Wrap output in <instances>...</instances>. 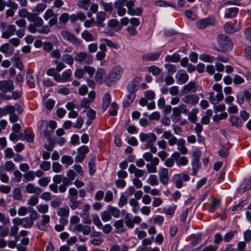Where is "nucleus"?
Instances as JSON below:
<instances>
[{
    "instance_id": "nucleus-49",
    "label": "nucleus",
    "mask_w": 251,
    "mask_h": 251,
    "mask_svg": "<svg viewBox=\"0 0 251 251\" xmlns=\"http://www.w3.org/2000/svg\"><path fill=\"white\" fill-rule=\"evenodd\" d=\"M238 12V8L232 7L228 8V12L225 13V17L226 18L234 17Z\"/></svg>"
},
{
    "instance_id": "nucleus-27",
    "label": "nucleus",
    "mask_w": 251,
    "mask_h": 251,
    "mask_svg": "<svg viewBox=\"0 0 251 251\" xmlns=\"http://www.w3.org/2000/svg\"><path fill=\"white\" fill-rule=\"evenodd\" d=\"M25 189L28 193H34L37 195L40 194L42 190L39 187H35L32 183H28L26 185Z\"/></svg>"
},
{
    "instance_id": "nucleus-12",
    "label": "nucleus",
    "mask_w": 251,
    "mask_h": 251,
    "mask_svg": "<svg viewBox=\"0 0 251 251\" xmlns=\"http://www.w3.org/2000/svg\"><path fill=\"white\" fill-rule=\"evenodd\" d=\"M199 100V96L196 94L186 95L181 99L184 103L192 106L196 105L198 103Z\"/></svg>"
},
{
    "instance_id": "nucleus-15",
    "label": "nucleus",
    "mask_w": 251,
    "mask_h": 251,
    "mask_svg": "<svg viewBox=\"0 0 251 251\" xmlns=\"http://www.w3.org/2000/svg\"><path fill=\"white\" fill-rule=\"evenodd\" d=\"M198 89V86L195 81H190L187 84L184 85L182 89L181 93L182 94H187L190 92L195 93Z\"/></svg>"
},
{
    "instance_id": "nucleus-52",
    "label": "nucleus",
    "mask_w": 251,
    "mask_h": 251,
    "mask_svg": "<svg viewBox=\"0 0 251 251\" xmlns=\"http://www.w3.org/2000/svg\"><path fill=\"white\" fill-rule=\"evenodd\" d=\"M13 60L15 63V66L20 70H22L24 68L23 65L20 57L17 55H14L13 56Z\"/></svg>"
},
{
    "instance_id": "nucleus-42",
    "label": "nucleus",
    "mask_w": 251,
    "mask_h": 251,
    "mask_svg": "<svg viewBox=\"0 0 251 251\" xmlns=\"http://www.w3.org/2000/svg\"><path fill=\"white\" fill-rule=\"evenodd\" d=\"M111 102V97L108 93H106L103 98V105L102 108L105 110L108 107Z\"/></svg>"
},
{
    "instance_id": "nucleus-28",
    "label": "nucleus",
    "mask_w": 251,
    "mask_h": 251,
    "mask_svg": "<svg viewBox=\"0 0 251 251\" xmlns=\"http://www.w3.org/2000/svg\"><path fill=\"white\" fill-rule=\"evenodd\" d=\"M177 146V150L182 154H186L188 153V150L185 147V141L184 139L180 138L176 144Z\"/></svg>"
},
{
    "instance_id": "nucleus-17",
    "label": "nucleus",
    "mask_w": 251,
    "mask_h": 251,
    "mask_svg": "<svg viewBox=\"0 0 251 251\" xmlns=\"http://www.w3.org/2000/svg\"><path fill=\"white\" fill-rule=\"evenodd\" d=\"M158 175L160 182L163 185H167L169 180L168 170L165 168H161Z\"/></svg>"
},
{
    "instance_id": "nucleus-61",
    "label": "nucleus",
    "mask_w": 251,
    "mask_h": 251,
    "mask_svg": "<svg viewBox=\"0 0 251 251\" xmlns=\"http://www.w3.org/2000/svg\"><path fill=\"white\" fill-rule=\"evenodd\" d=\"M176 206L175 205H170L167 207H165L164 208V212L167 215H173L176 210Z\"/></svg>"
},
{
    "instance_id": "nucleus-4",
    "label": "nucleus",
    "mask_w": 251,
    "mask_h": 251,
    "mask_svg": "<svg viewBox=\"0 0 251 251\" xmlns=\"http://www.w3.org/2000/svg\"><path fill=\"white\" fill-rule=\"evenodd\" d=\"M68 192L69 205L72 210H75L81 203L80 201L77 200L78 191L75 188L72 187L69 189Z\"/></svg>"
},
{
    "instance_id": "nucleus-6",
    "label": "nucleus",
    "mask_w": 251,
    "mask_h": 251,
    "mask_svg": "<svg viewBox=\"0 0 251 251\" xmlns=\"http://www.w3.org/2000/svg\"><path fill=\"white\" fill-rule=\"evenodd\" d=\"M187 113V106L184 104H181L178 106L174 107L171 116L172 121L175 123L179 122L181 119V113Z\"/></svg>"
},
{
    "instance_id": "nucleus-33",
    "label": "nucleus",
    "mask_w": 251,
    "mask_h": 251,
    "mask_svg": "<svg viewBox=\"0 0 251 251\" xmlns=\"http://www.w3.org/2000/svg\"><path fill=\"white\" fill-rule=\"evenodd\" d=\"M29 21L30 22H33V24L38 28L43 25L44 23L43 19L41 17L37 16L35 14H33Z\"/></svg>"
},
{
    "instance_id": "nucleus-45",
    "label": "nucleus",
    "mask_w": 251,
    "mask_h": 251,
    "mask_svg": "<svg viewBox=\"0 0 251 251\" xmlns=\"http://www.w3.org/2000/svg\"><path fill=\"white\" fill-rule=\"evenodd\" d=\"M147 182L151 186H156L159 183L157 177L155 175H150L147 180Z\"/></svg>"
},
{
    "instance_id": "nucleus-2",
    "label": "nucleus",
    "mask_w": 251,
    "mask_h": 251,
    "mask_svg": "<svg viewBox=\"0 0 251 251\" xmlns=\"http://www.w3.org/2000/svg\"><path fill=\"white\" fill-rule=\"evenodd\" d=\"M123 69L120 66H115L112 68L108 75L105 78V83L107 86L116 84L122 77Z\"/></svg>"
},
{
    "instance_id": "nucleus-43",
    "label": "nucleus",
    "mask_w": 251,
    "mask_h": 251,
    "mask_svg": "<svg viewBox=\"0 0 251 251\" xmlns=\"http://www.w3.org/2000/svg\"><path fill=\"white\" fill-rule=\"evenodd\" d=\"M62 60L65 63L72 66L74 63L75 57L70 54H65L62 55Z\"/></svg>"
},
{
    "instance_id": "nucleus-55",
    "label": "nucleus",
    "mask_w": 251,
    "mask_h": 251,
    "mask_svg": "<svg viewBox=\"0 0 251 251\" xmlns=\"http://www.w3.org/2000/svg\"><path fill=\"white\" fill-rule=\"evenodd\" d=\"M227 117L226 112H223L219 114H216L213 117V120L214 122H218L223 119H225Z\"/></svg>"
},
{
    "instance_id": "nucleus-46",
    "label": "nucleus",
    "mask_w": 251,
    "mask_h": 251,
    "mask_svg": "<svg viewBox=\"0 0 251 251\" xmlns=\"http://www.w3.org/2000/svg\"><path fill=\"white\" fill-rule=\"evenodd\" d=\"M165 61L167 62H177L180 60V56L177 53H175L172 55H167L165 57Z\"/></svg>"
},
{
    "instance_id": "nucleus-7",
    "label": "nucleus",
    "mask_w": 251,
    "mask_h": 251,
    "mask_svg": "<svg viewBox=\"0 0 251 251\" xmlns=\"http://www.w3.org/2000/svg\"><path fill=\"white\" fill-rule=\"evenodd\" d=\"M61 36L63 39L72 43L76 47H80L81 45L82 41L78 38L74 34L72 33L67 30H63L61 32Z\"/></svg>"
},
{
    "instance_id": "nucleus-19",
    "label": "nucleus",
    "mask_w": 251,
    "mask_h": 251,
    "mask_svg": "<svg viewBox=\"0 0 251 251\" xmlns=\"http://www.w3.org/2000/svg\"><path fill=\"white\" fill-rule=\"evenodd\" d=\"M105 70L103 68H99L95 75V80L98 84L105 83V78L107 76Z\"/></svg>"
},
{
    "instance_id": "nucleus-26",
    "label": "nucleus",
    "mask_w": 251,
    "mask_h": 251,
    "mask_svg": "<svg viewBox=\"0 0 251 251\" xmlns=\"http://www.w3.org/2000/svg\"><path fill=\"white\" fill-rule=\"evenodd\" d=\"M74 229L78 232H82L84 235H88L91 233V229L89 226H83L81 224L76 225Z\"/></svg>"
},
{
    "instance_id": "nucleus-47",
    "label": "nucleus",
    "mask_w": 251,
    "mask_h": 251,
    "mask_svg": "<svg viewBox=\"0 0 251 251\" xmlns=\"http://www.w3.org/2000/svg\"><path fill=\"white\" fill-rule=\"evenodd\" d=\"M108 209L110 212L111 216L115 218H118L120 215V210L117 207L111 205L108 206Z\"/></svg>"
},
{
    "instance_id": "nucleus-37",
    "label": "nucleus",
    "mask_w": 251,
    "mask_h": 251,
    "mask_svg": "<svg viewBox=\"0 0 251 251\" xmlns=\"http://www.w3.org/2000/svg\"><path fill=\"white\" fill-rule=\"evenodd\" d=\"M100 4L102 6L103 9L108 13H111L113 10V4L111 2H106L103 0L100 1Z\"/></svg>"
},
{
    "instance_id": "nucleus-34",
    "label": "nucleus",
    "mask_w": 251,
    "mask_h": 251,
    "mask_svg": "<svg viewBox=\"0 0 251 251\" xmlns=\"http://www.w3.org/2000/svg\"><path fill=\"white\" fill-rule=\"evenodd\" d=\"M96 159V156H93L91 157L89 162V173L91 176H93L95 174L97 170L95 163Z\"/></svg>"
},
{
    "instance_id": "nucleus-5",
    "label": "nucleus",
    "mask_w": 251,
    "mask_h": 251,
    "mask_svg": "<svg viewBox=\"0 0 251 251\" xmlns=\"http://www.w3.org/2000/svg\"><path fill=\"white\" fill-rule=\"evenodd\" d=\"M217 40L221 51L225 52L232 49V43L227 36L224 35H219Z\"/></svg>"
},
{
    "instance_id": "nucleus-22",
    "label": "nucleus",
    "mask_w": 251,
    "mask_h": 251,
    "mask_svg": "<svg viewBox=\"0 0 251 251\" xmlns=\"http://www.w3.org/2000/svg\"><path fill=\"white\" fill-rule=\"evenodd\" d=\"M163 137L167 139L168 144L171 146H173L176 145L178 141L176 137L172 133L169 131H165L163 132Z\"/></svg>"
},
{
    "instance_id": "nucleus-8",
    "label": "nucleus",
    "mask_w": 251,
    "mask_h": 251,
    "mask_svg": "<svg viewBox=\"0 0 251 251\" xmlns=\"http://www.w3.org/2000/svg\"><path fill=\"white\" fill-rule=\"evenodd\" d=\"M139 138L142 142H146L145 147L154 143L157 139L156 135L153 133H145L141 132L139 134Z\"/></svg>"
},
{
    "instance_id": "nucleus-48",
    "label": "nucleus",
    "mask_w": 251,
    "mask_h": 251,
    "mask_svg": "<svg viewBox=\"0 0 251 251\" xmlns=\"http://www.w3.org/2000/svg\"><path fill=\"white\" fill-rule=\"evenodd\" d=\"M35 79L33 75L30 73H27L26 75V82L30 87H34L35 85Z\"/></svg>"
},
{
    "instance_id": "nucleus-60",
    "label": "nucleus",
    "mask_w": 251,
    "mask_h": 251,
    "mask_svg": "<svg viewBox=\"0 0 251 251\" xmlns=\"http://www.w3.org/2000/svg\"><path fill=\"white\" fill-rule=\"evenodd\" d=\"M90 2V0H81L78 2V5L80 8L87 10Z\"/></svg>"
},
{
    "instance_id": "nucleus-40",
    "label": "nucleus",
    "mask_w": 251,
    "mask_h": 251,
    "mask_svg": "<svg viewBox=\"0 0 251 251\" xmlns=\"http://www.w3.org/2000/svg\"><path fill=\"white\" fill-rule=\"evenodd\" d=\"M198 109L197 108L193 109L190 112L188 113V119L193 123H195L197 120V114L198 113Z\"/></svg>"
},
{
    "instance_id": "nucleus-59",
    "label": "nucleus",
    "mask_w": 251,
    "mask_h": 251,
    "mask_svg": "<svg viewBox=\"0 0 251 251\" xmlns=\"http://www.w3.org/2000/svg\"><path fill=\"white\" fill-rule=\"evenodd\" d=\"M9 233V229L8 227L0 225V236L5 237Z\"/></svg>"
},
{
    "instance_id": "nucleus-51",
    "label": "nucleus",
    "mask_w": 251,
    "mask_h": 251,
    "mask_svg": "<svg viewBox=\"0 0 251 251\" xmlns=\"http://www.w3.org/2000/svg\"><path fill=\"white\" fill-rule=\"evenodd\" d=\"M101 220L104 222L109 221L111 219V215L108 209H107V210L102 212L101 214Z\"/></svg>"
},
{
    "instance_id": "nucleus-13",
    "label": "nucleus",
    "mask_w": 251,
    "mask_h": 251,
    "mask_svg": "<svg viewBox=\"0 0 251 251\" xmlns=\"http://www.w3.org/2000/svg\"><path fill=\"white\" fill-rule=\"evenodd\" d=\"M90 208L89 204L85 203L82 207V211L79 214V215L83 219V223L85 224L90 225L92 223V221L89 217Z\"/></svg>"
},
{
    "instance_id": "nucleus-11",
    "label": "nucleus",
    "mask_w": 251,
    "mask_h": 251,
    "mask_svg": "<svg viewBox=\"0 0 251 251\" xmlns=\"http://www.w3.org/2000/svg\"><path fill=\"white\" fill-rule=\"evenodd\" d=\"M13 224L22 225L24 228H30L34 224V222L31 219L28 217L20 219L19 218H15L12 220Z\"/></svg>"
},
{
    "instance_id": "nucleus-54",
    "label": "nucleus",
    "mask_w": 251,
    "mask_h": 251,
    "mask_svg": "<svg viewBox=\"0 0 251 251\" xmlns=\"http://www.w3.org/2000/svg\"><path fill=\"white\" fill-rule=\"evenodd\" d=\"M57 214L61 217H68L69 215V208L66 207L59 208Z\"/></svg>"
},
{
    "instance_id": "nucleus-39",
    "label": "nucleus",
    "mask_w": 251,
    "mask_h": 251,
    "mask_svg": "<svg viewBox=\"0 0 251 251\" xmlns=\"http://www.w3.org/2000/svg\"><path fill=\"white\" fill-rule=\"evenodd\" d=\"M129 204L132 207V212L134 213H136L140 210V206L138 201L134 198H132L129 200Z\"/></svg>"
},
{
    "instance_id": "nucleus-24",
    "label": "nucleus",
    "mask_w": 251,
    "mask_h": 251,
    "mask_svg": "<svg viewBox=\"0 0 251 251\" xmlns=\"http://www.w3.org/2000/svg\"><path fill=\"white\" fill-rule=\"evenodd\" d=\"M224 99V95L222 93H218L216 95L213 92L209 93V100L210 102L213 104H215V102H220Z\"/></svg>"
},
{
    "instance_id": "nucleus-16",
    "label": "nucleus",
    "mask_w": 251,
    "mask_h": 251,
    "mask_svg": "<svg viewBox=\"0 0 251 251\" xmlns=\"http://www.w3.org/2000/svg\"><path fill=\"white\" fill-rule=\"evenodd\" d=\"M14 89L13 81L11 79H7L0 81V90L7 92L12 91Z\"/></svg>"
},
{
    "instance_id": "nucleus-3",
    "label": "nucleus",
    "mask_w": 251,
    "mask_h": 251,
    "mask_svg": "<svg viewBox=\"0 0 251 251\" xmlns=\"http://www.w3.org/2000/svg\"><path fill=\"white\" fill-rule=\"evenodd\" d=\"M0 29L1 32V38L5 39L9 38L15 34L16 31V26L14 25L7 24L4 22L0 23Z\"/></svg>"
},
{
    "instance_id": "nucleus-18",
    "label": "nucleus",
    "mask_w": 251,
    "mask_h": 251,
    "mask_svg": "<svg viewBox=\"0 0 251 251\" xmlns=\"http://www.w3.org/2000/svg\"><path fill=\"white\" fill-rule=\"evenodd\" d=\"M7 6L10 7L7 9L5 12L6 17H12L14 15L15 11H16L18 7L17 3L11 0H8L7 1Z\"/></svg>"
},
{
    "instance_id": "nucleus-23",
    "label": "nucleus",
    "mask_w": 251,
    "mask_h": 251,
    "mask_svg": "<svg viewBox=\"0 0 251 251\" xmlns=\"http://www.w3.org/2000/svg\"><path fill=\"white\" fill-rule=\"evenodd\" d=\"M106 13L104 11H99L97 14L96 23L97 26L102 27L104 25L103 23L106 19Z\"/></svg>"
},
{
    "instance_id": "nucleus-9",
    "label": "nucleus",
    "mask_w": 251,
    "mask_h": 251,
    "mask_svg": "<svg viewBox=\"0 0 251 251\" xmlns=\"http://www.w3.org/2000/svg\"><path fill=\"white\" fill-rule=\"evenodd\" d=\"M93 57L90 54L84 51L77 52L75 56V60L78 63L85 62L89 64L92 63Z\"/></svg>"
},
{
    "instance_id": "nucleus-58",
    "label": "nucleus",
    "mask_w": 251,
    "mask_h": 251,
    "mask_svg": "<svg viewBox=\"0 0 251 251\" xmlns=\"http://www.w3.org/2000/svg\"><path fill=\"white\" fill-rule=\"evenodd\" d=\"M119 25V21L116 19H111L107 23V26L111 28H115Z\"/></svg>"
},
{
    "instance_id": "nucleus-30",
    "label": "nucleus",
    "mask_w": 251,
    "mask_h": 251,
    "mask_svg": "<svg viewBox=\"0 0 251 251\" xmlns=\"http://www.w3.org/2000/svg\"><path fill=\"white\" fill-rule=\"evenodd\" d=\"M138 82H139L137 79L135 78L128 84L127 90L129 93H135V92L137 90V87Z\"/></svg>"
},
{
    "instance_id": "nucleus-56",
    "label": "nucleus",
    "mask_w": 251,
    "mask_h": 251,
    "mask_svg": "<svg viewBox=\"0 0 251 251\" xmlns=\"http://www.w3.org/2000/svg\"><path fill=\"white\" fill-rule=\"evenodd\" d=\"M240 28V27H239L238 28H234L233 27L228 23H226L224 25L225 30L226 31V32L229 33L234 32L239 30Z\"/></svg>"
},
{
    "instance_id": "nucleus-29",
    "label": "nucleus",
    "mask_w": 251,
    "mask_h": 251,
    "mask_svg": "<svg viewBox=\"0 0 251 251\" xmlns=\"http://www.w3.org/2000/svg\"><path fill=\"white\" fill-rule=\"evenodd\" d=\"M15 167V165L12 161H7L0 166V170L4 172H10L13 170Z\"/></svg>"
},
{
    "instance_id": "nucleus-41",
    "label": "nucleus",
    "mask_w": 251,
    "mask_h": 251,
    "mask_svg": "<svg viewBox=\"0 0 251 251\" xmlns=\"http://www.w3.org/2000/svg\"><path fill=\"white\" fill-rule=\"evenodd\" d=\"M33 14V13L28 12L27 10L25 8L20 9L18 11V15L20 17L23 18L26 17L28 21L30 20Z\"/></svg>"
},
{
    "instance_id": "nucleus-64",
    "label": "nucleus",
    "mask_w": 251,
    "mask_h": 251,
    "mask_svg": "<svg viewBox=\"0 0 251 251\" xmlns=\"http://www.w3.org/2000/svg\"><path fill=\"white\" fill-rule=\"evenodd\" d=\"M177 166H185L188 164V160L185 156H181L176 161Z\"/></svg>"
},
{
    "instance_id": "nucleus-25",
    "label": "nucleus",
    "mask_w": 251,
    "mask_h": 251,
    "mask_svg": "<svg viewBox=\"0 0 251 251\" xmlns=\"http://www.w3.org/2000/svg\"><path fill=\"white\" fill-rule=\"evenodd\" d=\"M128 171L131 174H134L135 178H139L143 176L144 171L136 168L134 164H130L128 168Z\"/></svg>"
},
{
    "instance_id": "nucleus-35",
    "label": "nucleus",
    "mask_w": 251,
    "mask_h": 251,
    "mask_svg": "<svg viewBox=\"0 0 251 251\" xmlns=\"http://www.w3.org/2000/svg\"><path fill=\"white\" fill-rule=\"evenodd\" d=\"M176 78L178 84H183L188 80L189 76L186 73H178L176 75Z\"/></svg>"
},
{
    "instance_id": "nucleus-36",
    "label": "nucleus",
    "mask_w": 251,
    "mask_h": 251,
    "mask_svg": "<svg viewBox=\"0 0 251 251\" xmlns=\"http://www.w3.org/2000/svg\"><path fill=\"white\" fill-rule=\"evenodd\" d=\"M81 37L88 42H92L95 40L94 36L87 30H85L81 33Z\"/></svg>"
},
{
    "instance_id": "nucleus-38",
    "label": "nucleus",
    "mask_w": 251,
    "mask_h": 251,
    "mask_svg": "<svg viewBox=\"0 0 251 251\" xmlns=\"http://www.w3.org/2000/svg\"><path fill=\"white\" fill-rule=\"evenodd\" d=\"M230 122L231 125L237 128L240 127L242 125V122L238 117L232 116L230 118Z\"/></svg>"
},
{
    "instance_id": "nucleus-21",
    "label": "nucleus",
    "mask_w": 251,
    "mask_h": 251,
    "mask_svg": "<svg viewBox=\"0 0 251 251\" xmlns=\"http://www.w3.org/2000/svg\"><path fill=\"white\" fill-rule=\"evenodd\" d=\"M161 54V51L147 53L143 54L142 59L144 61H152L157 60Z\"/></svg>"
},
{
    "instance_id": "nucleus-31",
    "label": "nucleus",
    "mask_w": 251,
    "mask_h": 251,
    "mask_svg": "<svg viewBox=\"0 0 251 251\" xmlns=\"http://www.w3.org/2000/svg\"><path fill=\"white\" fill-rule=\"evenodd\" d=\"M129 248L125 244L121 246L117 244H113L110 248L109 251H128Z\"/></svg>"
},
{
    "instance_id": "nucleus-63",
    "label": "nucleus",
    "mask_w": 251,
    "mask_h": 251,
    "mask_svg": "<svg viewBox=\"0 0 251 251\" xmlns=\"http://www.w3.org/2000/svg\"><path fill=\"white\" fill-rule=\"evenodd\" d=\"M37 209L41 213H47L49 211V206L48 204H41L37 206Z\"/></svg>"
},
{
    "instance_id": "nucleus-32",
    "label": "nucleus",
    "mask_w": 251,
    "mask_h": 251,
    "mask_svg": "<svg viewBox=\"0 0 251 251\" xmlns=\"http://www.w3.org/2000/svg\"><path fill=\"white\" fill-rule=\"evenodd\" d=\"M135 98V93H129L126 98L123 100V105L124 107L129 106L133 101Z\"/></svg>"
},
{
    "instance_id": "nucleus-53",
    "label": "nucleus",
    "mask_w": 251,
    "mask_h": 251,
    "mask_svg": "<svg viewBox=\"0 0 251 251\" xmlns=\"http://www.w3.org/2000/svg\"><path fill=\"white\" fill-rule=\"evenodd\" d=\"M132 215L130 214H127L125 217V223L126 226L129 228H133L134 224L133 220L131 219Z\"/></svg>"
},
{
    "instance_id": "nucleus-20",
    "label": "nucleus",
    "mask_w": 251,
    "mask_h": 251,
    "mask_svg": "<svg viewBox=\"0 0 251 251\" xmlns=\"http://www.w3.org/2000/svg\"><path fill=\"white\" fill-rule=\"evenodd\" d=\"M214 23L215 20L213 18H205L197 21V26L199 29H203L207 26L214 25Z\"/></svg>"
},
{
    "instance_id": "nucleus-50",
    "label": "nucleus",
    "mask_w": 251,
    "mask_h": 251,
    "mask_svg": "<svg viewBox=\"0 0 251 251\" xmlns=\"http://www.w3.org/2000/svg\"><path fill=\"white\" fill-rule=\"evenodd\" d=\"M61 162L67 165V166L71 165L74 162L73 158L68 155H63L61 158Z\"/></svg>"
},
{
    "instance_id": "nucleus-10",
    "label": "nucleus",
    "mask_w": 251,
    "mask_h": 251,
    "mask_svg": "<svg viewBox=\"0 0 251 251\" xmlns=\"http://www.w3.org/2000/svg\"><path fill=\"white\" fill-rule=\"evenodd\" d=\"M189 179L190 177L183 173L176 174L173 177V181L178 188L182 187L183 181H187Z\"/></svg>"
},
{
    "instance_id": "nucleus-62",
    "label": "nucleus",
    "mask_w": 251,
    "mask_h": 251,
    "mask_svg": "<svg viewBox=\"0 0 251 251\" xmlns=\"http://www.w3.org/2000/svg\"><path fill=\"white\" fill-rule=\"evenodd\" d=\"M57 14L54 13L52 10L48 9L44 14V18L45 20H48V19L54 17Z\"/></svg>"
},
{
    "instance_id": "nucleus-1",
    "label": "nucleus",
    "mask_w": 251,
    "mask_h": 251,
    "mask_svg": "<svg viewBox=\"0 0 251 251\" xmlns=\"http://www.w3.org/2000/svg\"><path fill=\"white\" fill-rule=\"evenodd\" d=\"M134 0H117L114 5L117 10V13L120 17L126 15V11L130 15L139 16L142 14L143 9L141 7L133 8L134 6Z\"/></svg>"
},
{
    "instance_id": "nucleus-14",
    "label": "nucleus",
    "mask_w": 251,
    "mask_h": 251,
    "mask_svg": "<svg viewBox=\"0 0 251 251\" xmlns=\"http://www.w3.org/2000/svg\"><path fill=\"white\" fill-rule=\"evenodd\" d=\"M72 72L71 69H67L64 71L61 75L59 74L56 76L55 81L58 82L65 83L71 80Z\"/></svg>"
},
{
    "instance_id": "nucleus-57",
    "label": "nucleus",
    "mask_w": 251,
    "mask_h": 251,
    "mask_svg": "<svg viewBox=\"0 0 251 251\" xmlns=\"http://www.w3.org/2000/svg\"><path fill=\"white\" fill-rule=\"evenodd\" d=\"M93 223L99 228H100L102 225L99 215L97 214H94L92 216Z\"/></svg>"
},
{
    "instance_id": "nucleus-44",
    "label": "nucleus",
    "mask_w": 251,
    "mask_h": 251,
    "mask_svg": "<svg viewBox=\"0 0 251 251\" xmlns=\"http://www.w3.org/2000/svg\"><path fill=\"white\" fill-rule=\"evenodd\" d=\"M200 59L203 62L208 63H213L215 60V58L213 56L210 54L205 53L200 55Z\"/></svg>"
}]
</instances>
